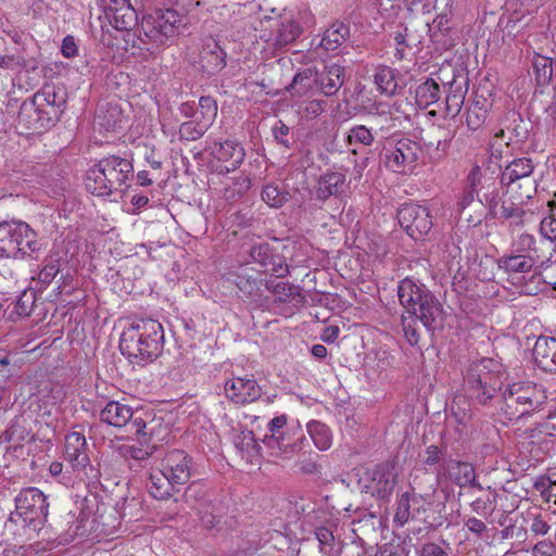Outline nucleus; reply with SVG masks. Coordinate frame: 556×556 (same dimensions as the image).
<instances>
[{"label":"nucleus","mask_w":556,"mask_h":556,"mask_svg":"<svg viewBox=\"0 0 556 556\" xmlns=\"http://www.w3.org/2000/svg\"><path fill=\"white\" fill-rule=\"evenodd\" d=\"M164 342L162 324L152 318H142L122 332L119 350L129 362L140 365L156 359L163 352Z\"/></svg>","instance_id":"obj_1"},{"label":"nucleus","mask_w":556,"mask_h":556,"mask_svg":"<svg viewBox=\"0 0 556 556\" xmlns=\"http://www.w3.org/2000/svg\"><path fill=\"white\" fill-rule=\"evenodd\" d=\"M134 178L132 161L112 154L100 159L86 173L85 188L96 197L124 193Z\"/></svg>","instance_id":"obj_2"},{"label":"nucleus","mask_w":556,"mask_h":556,"mask_svg":"<svg viewBox=\"0 0 556 556\" xmlns=\"http://www.w3.org/2000/svg\"><path fill=\"white\" fill-rule=\"evenodd\" d=\"M181 24L180 15L172 9L157 10L143 16L138 34H134L132 47L157 53L163 46L177 35Z\"/></svg>","instance_id":"obj_3"},{"label":"nucleus","mask_w":556,"mask_h":556,"mask_svg":"<svg viewBox=\"0 0 556 556\" xmlns=\"http://www.w3.org/2000/svg\"><path fill=\"white\" fill-rule=\"evenodd\" d=\"M504 372L492 358H483L469 365L465 378V390L475 403L491 405L504 387Z\"/></svg>","instance_id":"obj_4"},{"label":"nucleus","mask_w":556,"mask_h":556,"mask_svg":"<svg viewBox=\"0 0 556 556\" xmlns=\"http://www.w3.org/2000/svg\"><path fill=\"white\" fill-rule=\"evenodd\" d=\"M546 399L545 390L541 386L518 381L502 391L498 409L507 420H518L541 410Z\"/></svg>","instance_id":"obj_5"},{"label":"nucleus","mask_w":556,"mask_h":556,"mask_svg":"<svg viewBox=\"0 0 556 556\" xmlns=\"http://www.w3.org/2000/svg\"><path fill=\"white\" fill-rule=\"evenodd\" d=\"M41 249L36 231L22 219L0 222V261L24 260Z\"/></svg>","instance_id":"obj_6"},{"label":"nucleus","mask_w":556,"mask_h":556,"mask_svg":"<svg viewBox=\"0 0 556 556\" xmlns=\"http://www.w3.org/2000/svg\"><path fill=\"white\" fill-rule=\"evenodd\" d=\"M49 514L47 496L37 488L23 489L15 497V510L9 520L17 522L22 519L25 527L39 535L43 530Z\"/></svg>","instance_id":"obj_7"},{"label":"nucleus","mask_w":556,"mask_h":556,"mask_svg":"<svg viewBox=\"0 0 556 556\" xmlns=\"http://www.w3.org/2000/svg\"><path fill=\"white\" fill-rule=\"evenodd\" d=\"M420 153L419 143L404 137L384 148L383 163L393 173L409 174L416 167Z\"/></svg>","instance_id":"obj_8"},{"label":"nucleus","mask_w":556,"mask_h":556,"mask_svg":"<svg viewBox=\"0 0 556 556\" xmlns=\"http://www.w3.org/2000/svg\"><path fill=\"white\" fill-rule=\"evenodd\" d=\"M533 170L534 164L530 157L514 159L502 170L500 184L514 193L521 191L528 197H533L536 192L535 180L532 178Z\"/></svg>","instance_id":"obj_9"},{"label":"nucleus","mask_w":556,"mask_h":556,"mask_svg":"<svg viewBox=\"0 0 556 556\" xmlns=\"http://www.w3.org/2000/svg\"><path fill=\"white\" fill-rule=\"evenodd\" d=\"M101 421L115 428H124L128 434L143 433L147 424L140 410L118 401H110L100 412Z\"/></svg>","instance_id":"obj_10"},{"label":"nucleus","mask_w":556,"mask_h":556,"mask_svg":"<svg viewBox=\"0 0 556 556\" xmlns=\"http://www.w3.org/2000/svg\"><path fill=\"white\" fill-rule=\"evenodd\" d=\"M401 228L414 240L424 239L433 223L428 207L415 203H405L397 211Z\"/></svg>","instance_id":"obj_11"},{"label":"nucleus","mask_w":556,"mask_h":556,"mask_svg":"<svg viewBox=\"0 0 556 556\" xmlns=\"http://www.w3.org/2000/svg\"><path fill=\"white\" fill-rule=\"evenodd\" d=\"M365 481L364 489L366 493L381 500H388L397 483L396 468L390 462L378 464L366 472Z\"/></svg>","instance_id":"obj_12"},{"label":"nucleus","mask_w":556,"mask_h":556,"mask_svg":"<svg viewBox=\"0 0 556 556\" xmlns=\"http://www.w3.org/2000/svg\"><path fill=\"white\" fill-rule=\"evenodd\" d=\"M29 100L36 104V108L45 110V114L49 116L48 119L56 123L65 110L66 91L63 86L46 84Z\"/></svg>","instance_id":"obj_13"},{"label":"nucleus","mask_w":556,"mask_h":556,"mask_svg":"<svg viewBox=\"0 0 556 556\" xmlns=\"http://www.w3.org/2000/svg\"><path fill=\"white\" fill-rule=\"evenodd\" d=\"M408 316L419 319L427 332L433 333L443 327L445 314L440 301L430 292L417 304L416 311H412Z\"/></svg>","instance_id":"obj_14"},{"label":"nucleus","mask_w":556,"mask_h":556,"mask_svg":"<svg viewBox=\"0 0 556 556\" xmlns=\"http://www.w3.org/2000/svg\"><path fill=\"white\" fill-rule=\"evenodd\" d=\"M162 470L180 488L192 476L193 459L182 450H173L164 457Z\"/></svg>","instance_id":"obj_15"},{"label":"nucleus","mask_w":556,"mask_h":556,"mask_svg":"<svg viewBox=\"0 0 556 556\" xmlns=\"http://www.w3.org/2000/svg\"><path fill=\"white\" fill-rule=\"evenodd\" d=\"M226 397L235 404L245 405L262 395V389L253 378L235 377L225 382Z\"/></svg>","instance_id":"obj_16"},{"label":"nucleus","mask_w":556,"mask_h":556,"mask_svg":"<svg viewBox=\"0 0 556 556\" xmlns=\"http://www.w3.org/2000/svg\"><path fill=\"white\" fill-rule=\"evenodd\" d=\"M104 14L115 29L127 31V36H131L130 30L137 25L138 14L128 0H110V4L104 8Z\"/></svg>","instance_id":"obj_17"},{"label":"nucleus","mask_w":556,"mask_h":556,"mask_svg":"<svg viewBox=\"0 0 556 556\" xmlns=\"http://www.w3.org/2000/svg\"><path fill=\"white\" fill-rule=\"evenodd\" d=\"M211 154L222 164L218 166L219 173L235 172L243 162L245 152L243 147L233 140L214 142Z\"/></svg>","instance_id":"obj_18"},{"label":"nucleus","mask_w":556,"mask_h":556,"mask_svg":"<svg viewBox=\"0 0 556 556\" xmlns=\"http://www.w3.org/2000/svg\"><path fill=\"white\" fill-rule=\"evenodd\" d=\"M48 115L45 114V110L36 108V104L30 100L24 101L18 112V124L25 129L41 132L45 129L55 125L52 119H48Z\"/></svg>","instance_id":"obj_19"},{"label":"nucleus","mask_w":556,"mask_h":556,"mask_svg":"<svg viewBox=\"0 0 556 556\" xmlns=\"http://www.w3.org/2000/svg\"><path fill=\"white\" fill-rule=\"evenodd\" d=\"M430 292L431 291L425 283L410 278L401 280L397 286L400 303L407 314L412 311H416L417 304Z\"/></svg>","instance_id":"obj_20"},{"label":"nucleus","mask_w":556,"mask_h":556,"mask_svg":"<svg viewBox=\"0 0 556 556\" xmlns=\"http://www.w3.org/2000/svg\"><path fill=\"white\" fill-rule=\"evenodd\" d=\"M65 459L71 463L74 470L85 469L89 465L87 442L84 434L72 432L65 437Z\"/></svg>","instance_id":"obj_21"},{"label":"nucleus","mask_w":556,"mask_h":556,"mask_svg":"<svg viewBox=\"0 0 556 556\" xmlns=\"http://www.w3.org/2000/svg\"><path fill=\"white\" fill-rule=\"evenodd\" d=\"M199 63L203 73L214 75L225 67L226 52L214 39H210L202 46Z\"/></svg>","instance_id":"obj_22"},{"label":"nucleus","mask_w":556,"mask_h":556,"mask_svg":"<svg viewBox=\"0 0 556 556\" xmlns=\"http://www.w3.org/2000/svg\"><path fill=\"white\" fill-rule=\"evenodd\" d=\"M227 280L236 285L243 296L256 299L262 293V280L250 268L239 267L227 274Z\"/></svg>","instance_id":"obj_23"},{"label":"nucleus","mask_w":556,"mask_h":556,"mask_svg":"<svg viewBox=\"0 0 556 556\" xmlns=\"http://www.w3.org/2000/svg\"><path fill=\"white\" fill-rule=\"evenodd\" d=\"M533 357L543 371L556 374V338L540 336L533 348Z\"/></svg>","instance_id":"obj_24"},{"label":"nucleus","mask_w":556,"mask_h":556,"mask_svg":"<svg viewBox=\"0 0 556 556\" xmlns=\"http://www.w3.org/2000/svg\"><path fill=\"white\" fill-rule=\"evenodd\" d=\"M345 78V67L339 64L326 65L321 73H317V85L321 92L331 97L342 87Z\"/></svg>","instance_id":"obj_25"},{"label":"nucleus","mask_w":556,"mask_h":556,"mask_svg":"<svg viewBox=\"0 0 556 556\" xmlns=\"http://www.w3.org/2000/svg\"><path fill=\"white\" fill-rule=\"evenodd\" d=\"M451 139V132L442 127H432L421 138L430 157L434 160H440L446 154Z\"/></svg>","instance_id":"obj_26"},{"label":"nucleus","mask_w":556,"mask_h":556,"mask_svg":"<svg viewBox=\"0 0 556 556\" xmlns=\"http://www.w3.org/2000/svg\"><path fill=\"white\" fill-rule=\"evenodd\" d=\"M147 488L150 495L160 501L168 500L179 491V486L162 469L150 473Z\"/></svg>","instance_id":"obj_27"},{"label":"nucleus","mask_w":556,"mask_h":556,"mask_svg":"<svg viewBox=\"0 0 556 556\" xmlns=\"http://www.w3.org/2000/svg\"><path fill=\"white\" fill-rule=\"evenodd\" d=\"M123 113L116 104L108 103L99 106L96 114V123L105 131L116 132L123 128Z\"/></svg>","instance_id":"obj_28"},{"label":"nucleus","mask_w":556,"mask_h":556,"mask_svg":"<svg viewBox=\"0 0 556 556\" xmlns=\"http://www.w3.org/2000/svg\"><path fill=\"white\" fill-rule=\"evenodd\" d=\"M138 437V445H124L122 447V454L126 459H132L136 462L148 460L153 453L156 451V446L150 443L151 437L143 430V433H135Z\"/></svg>","instance_id":"obj_29"},{"label":"nucleus","mask_w":556,"mask_h":556,"mask_svg":"<svg viewBox=\"0 0 556 556\" xmlns=\"http://www.w3.org/2000/svg\"><path fill=\"white\" fill-rule=\"evenodd\" d=\"M345 184V175L339 172L326 173L318 179L316 198L326 201L330 197H337Z\"/></svg>","instance_id":"obj_30"},{"label":"nucleus","mask_w":556,"mask_h":556,"mask_svg":"<svg viewBox=\"0 0 556 556\" xmlns=\"http://www.w3.org/2000/svg\"><path fill=\"white\" fill-rule=\"evenodd\" d=\"M491 106V101H489L483 94L477 93L473 102L467 109V126L472 130L480 128L486 121Z\"/></svg>","instance_id":"obj_31"},{"label":"nucleus","mask_w":556,"mask_h":556,"mask_svg":"<svg viewBox=\"0 0 556 556\" xmlns=\"http://www.w3.org/2000/svg\"><path fill=\"white\" fill-rule=\"evenodd\" d=\"M450 475L459 488L469 486L480 491L483 490V486L477 480L475 468L469 463L455 462L450 468Z\"/></svg>","instance_id":"obj_32"},{"label":"nucleus","mask_w":556,"mask_h":556,"mask_svg":"<svg viewBox=\"0 0 556 556\" xmlns=\"http://www.w3.org/2000/svg\"><path fill=\"white\" fill-rule=\"evenodd\" d=\"M441 98L440 85L433 78H427L415 89L416 104L421 109L437 103Z\"/></svg>","instance_id":"obj_33"},{"label":"nucleus","mask_w":556,"mask_h":556,"mask_svg":"<svg viewBox=\"0 0 556 556\" xmlns=\"http://www.w3.org/2000/svg\"><path fill=\"white\" fill-rule=\"evenodd\" d=\"M315 85H317V72L313 68H305L294 75L287 90L292 97H302L309 93Z\"/></svg>","instance_id":"obj_34"},{"label":"nucleus","mask_w":556,"mask_h":556,"mask_svg":"<svg viewBox=\"0 0 556 556\" xmlns=\"http://www.w3.org/2000/svg\"><path fill=\"white\" fill-rule=\"evenodd\" d=\"M349 36L350 27L341 22H336L324 33L320 47L328 51H334L348 39Z\"/></svg>","instance_id":"obj_35"},{"label":"nucleus","mask_w":556,"mask_h":556,"mask_svg":"<svg viewBox=\"0 0 556 556\" xmlns=\"http://www.w3.org/2000/svg\"><path fill=\"white\" fill-rule=\"evenodd\" d=\"M535 264V261L530 255L511 254L502 256L498 260V267L507 273L525 274L529 273Z\"/></svg>","instance_id":"obj_36"},{"label":"nucleus","mask_w":556,"mask_h":556,"mask_svg":"<svg viewBox=\"0 0 556 556\" xmlns=\"http://www.w3.org/2000/svg\"><path fill=\"white\" fill-rule=\"evenodd\" d=\"M374 80L381 93L388 96L396 93L399 84L395 77V71L390 66L380 65L376 67Z\"/></svg>","instance_id":"obj_37"},{"label":"nucleus","mask_w":556,"mask_h":556,"mask_svg":"<svg viewBox=\"0 0 556 556\" xmlns=\"http://www.w3.org/2000/svg\"><path fill=\"white\" fill-rule=\"evenodd\" d=\"M307 432L318 450L326 451L331 446V431L325 424L312 420L307 424Z\"/></svg>","instance_id":"obj_38"},{"label":"nucleus","mask_w":556,"mask_h":556,"mask_svg":"<svg viewBox=\"0 0 556 556\" xmlns=\"http://www.w3.org/2000/svg\"><path fill=\"white\" fill-rule=\"evenodd\" d=\"M287 421L288 417L286 415H280L268 422L267 429L270 434H266L264 439V443L268 447L276 448L277 445L283 444L286 438L283 428L286 427Z\"/></svg>","instance_id":"obj_39"},{"label":"nucleus","mask_w":556,"mask_h":556,"mask_svg":"<svg viewBox=\"0 0 556 556\" xmlns=\"http://www.w3.org/2000/svg\"><path fill=\"white\" fill-rule=\"evenodd\" d=\"M302 33V28L298 22L293 20H283L277 29L276 45L286 47L293 42Z\"/></svg>","instance_id":"obj_40"},{"label":"nucleus","mask_w":556,"mask_h":556,"mask_svg":"<svg viewBox=\"0 0 556 556\" xmlns=\"http://www.w3.org/2000/svg\"><path fill=\"white\" fill-rule=\"evenodd\" d=\"M469 400V397L458 395L451 402V416L458 425L465 426L471 420L472 414Z\"/></svg>","instance_id":"obj_41"},{"label":"nucleus","mask_w":556,"mask_h":556,"mask_svg":"<svg viewBox=\"0 0 556 556\" xmlns=\"http://www.w3.org/2000/svg\"><path fill=\"white\" fill-rule=\"evenodd\" d=\"M532 66L535 74L536 84L540 86L547 85L553 76L552 59L541 54H535L533 56Z\"/></svg>","instance_id":"obj_42"},{"label":"nucleus","mask_w":556,"mask_h":556,"mask_svg":"<svg viewBox=\"0 0 556 556\" xmlns=\"http://www.w3.org/2000/svg\"><path fill=\"white\" fill-rule=\"evenodd\" d=\"M217 115V103L212 97H201L197 108V121L207 128Z\"/></svg>","instance_id":"obj_43"},{"label":"nucleus","mask_w":556,"mask_h":556,"mask_svg":"<svg viewBox=\"0 0 556 556\" xmlns=\"http://www.w3.org/2000/svg\"><path fill=\"white\" fill-rule=\"evenodd\" d=\"M261 195L262 200L267 205L276 208L285 205L290 199V193L288 191L281 190L277 185L274 184L266 185L263 188Z\"/></svg>","instance_id":"obj_44"},{"label":"nucleus","mask_w":556,"mask_h":556,"mask_svg":"<svg viewBox=\"0 0 556 556\" xmlns=\"http://www.w3.org/2000/svg\"><path fill=\"white\" fill-rule=\"evenodd\" d=\"M505 195L509 197V207L500 205L497 207L496 215H492L493 218L508 219L517 206H522L528 200L532 198L528 197V194L522 193L521 191H516V193H514L508 189H505Z\"/></svg>","instance_id":"obj_45"},{"label":"nucleus","mask_w":556,"mask_h":556,"mask_svg":"<svg viewBox=\"0 0 556 556\" xmlns=\"http://www.w3.org/2000/svg\"><path fill=\"white\" fill-rule=\"evenodd\" d=\"M375 141V136L369 128L364 125H356L350 128L345 142L349 146L353 144H364L371 146Z\"/></svg>","instance_id":"obj_46"},{"label":"nucleus","mask_w":556,"mask_h":556,"mask_svg":"<svg viewBox=\"0 0 556 556\" xmlns=\"http://www.w3.org/2000/svg\"><path fill=\"white\" fill-rule=\"evenodd\" d=\"M455 80L450 85V91L445 99L446 112L452 116H456L463 106L465 93L460 86L455 87Z\"/></svg>","instance_id":"obj_47"},{"label":"nucleus","mask_w":556,"mask_h":556,"mask_svg":"<svg viewBox=\"0 0 556 556\" xmlns=\"http://www.w3.org/2000/svg\"><path fill=\"white\" fill-rule=\"evenodd\" d=\"M412 501L415 503L416 498H410V495L407 492L400 496L394 515V522H396L397 526L403 527L410 517H414V515L410 513Z\"/></svg>","instance_id":"obj_48"},{"label":"nucleus","mask_w":556,"mask_h":556,"mask_svg":"<svg viewBox=\"0 0 556 556\" xmlns=\"http://www.w3.org/2000/svg\"><path fill=\"white\" fill-rule=\"evenodd\" d=\"M208 128L199 121L185 122L179 127V138L181 140H197L201 138Z\"/></svg>","instance_id":"obj_49"},{"label":"nucleus","mask_w":556,"mask_h":556,"mask_svg":"<svg viewBox=\"0 0 556 556\" xmlns=\"http://www.w3.org/2000/svg\"><path fill=\"white\" fill-rule=\"evenodd\" d=\"M36 302V293L34 290H25L17 298L15 303V313L20 317L29 316L33 312L34 305Z\"/></svg>","instance_id":"obj_50"},{"label":"nucleus","mask_w":556,"mask_h":556,"mask_svg":"<svg viewBox=\"0 0 556 556\" xmlns=\"http://www.w3.org/2000/svg\"><path fill=\"white\" fill-rule=\"evenodd\" d=\"M275 255L273 248L268 243L253 245L250 250V256L254 263L260 264L263 269L268 267L270 260Z\"/></svg>","instance_id":"obj_51"},{"label":"nucleus","mask_w":556,"mask_h":556,"mask_svg":"<svg viewBox=\"0 0 556 556\" xmlns=\"http://www.w3.org/2000/svg\"><path fill=\"white\" fill-rule=\"evenodd\" d=\"M419 319L412 316H402V328L404 336L410 345H417L420 341V332L418 328Z\"/></svg>","instance_id":"obj_52"},{"label":"nucleus","mask_w":556,"mask_h":556,"mask_svg":"<svg viewBox=\"0 0 556 556\" xmlns=\"http://www.w3.org/2000/svg\"><path fill=\"white\" fill-rule=\"evenodd\" d=\"M271 134L275 141L286 149H290L295 142L290 136V128L282 121H277L271 128Z\"/></svg>","instance_id":"obj_53"},{"label":"nucleus","mask_w":556,"mask_h":556,"mask_svg":"<svg viewBox=\"0 0 556 556\" xmlns=\"http://www.w3.org/2000/svg\"><path fill=\"white\" fill-rule=\"evenodd\" d=\"M407 28L404 27L402 30H396L393 34V40L395 42V53L394 56L397 60H403L407 55V50H410V46L407 42Z\"/></svg>","instance_id":"obj_54"},{"label":"nucleus","mask_w":556,"mask_h":556,"mask_svg":"<svg viewBox=\"0 0 556 556\" xmlns=\"http://www.w3.org/2000/svg\"><path fill=\"white\" fill-rule=\"evenodd\" d=\"M276 301L287 303L295 296H301L299 287L289 282H279L275 292Z\"/></svg>","instance_id":"obj_55"},{"label":"nucleus","mask_w":556,"mask_h":556,"mask_svg":"<svg viewBox=\"0 0 556 556\" xmlns=\"http://www.w3.org/2000/svg\"><path fill=\"white\" fill-rule=\"evenodd\" d=\"M264 273H268L276 277H285L289 273V267L287 263L285 262L283 257L279 254H276L273 256V260H270L268 267H265L263 269Z\"/></svg>","instance_id":"obj_56"},{"label":"nucleus","mask_w":556,"mask_h":556,"mask_svg":"<svg viewBox=\"0 0 556 556\" xmlns=\"http://www.w3.org/2000/svg\"><path fill=\"white\" fill-rule=\"evenodd\" d=\"M424 464L427 466H435L441 464L446 455V450L438 445H429L425 451Z\"/></svg>","instance_id":"obj_57"},{"label":"nucleus","mask_w":556,"mask_h":556,"mask_svg":"<svg viewBox=\"0 0 556 556\" xmlns=\"http://www.w3.org/2000/svg\"><path fill=\"white\" fill-rule=\"evenodd\" d=\"M470 508L477 515L486 517L494 511L495 505L494 501L491 500L490 496H486L485 498L478 497L470 503Z\"/></svg>","instance_id":"obj_58"},{"label":"nucleus","mask_w":556,"mask_h":556,"mask_svg":"<svg viewBox=\"0 0 556 556\" xmlns=\"http://www.w3.org/2000/svg\"><path fill=\"white\" fill-rule=\"evenodd\" d=\"M60 271L59 260L49 261L40 270L38 275V280L45 286H48L52 282L55 276Z\"/></svg>","instance_id":"obj_59"},{"label":"nucleus","mask_w":556,"mask_h":556,"mask_svg":"<svg viewBox=\"0 0 556 556\" xmlns=\"http://www.w3.org/2000/svg\"><path fill=\"white\" fill-rule=\"evenodd\" d=\"M479 201L489 208L490 215H496L497 207L501 205L502 199L498 194V189L493 188L492 190H488L483 192L482 198Z\"/></svg>","instance_id":"obj_60"},{"label":"nucleus","mask_w":556,"mask_h":556,"mask_svg":"<svg viewBox=\"0 0 556 556\" xmlns=\"http://www.w3.org/2000/svg\"><path fill=\"white\" fill-rule=\"evenodd\" d=\"M540 231L542 236L556 242V215L552 213L549 216L544 217L540 224Z\"/></svg>","instance_id":"obj_61"},{"label":"nucleus","mask_w":556,"mask_h":556,"mask_svg":"<svg viewBox=\"0 0 556 556\" xmlns=\"http://www.w3.org/2000/svg\"><path fill=\"white\" fill-rule=\"evenodd\" d=\"M240 441L236 442V445L242 451H247V453L252 456L253 452L258 450V444L255 441L254 434L252 431L242 432L240 437H238Z\"/></svg>","instance_id":"obj_62"},{"label":"nucleus","mask_w":556,"mask_h":556,"mask_svg":"<svg viewBox=\"0 0 556 556\" xmlns=\"http://www.w3.org/2000/svg\"><path fill=\"white\" fill-rule=\"evenodd\" d=\"M549 529H551V526L543 518V516L541 514L533 515L531 523H530V531L534 535H545L548 533Z\"/></svg>","instance_id":"obj_63"},{"label":"nucleus","mask_w":556,"mask_h":556,"mask_svg":"<svg viewBox=\"0 0 556 556\" xmlns=\"http://www.w3.org/2000/svg\"><path fill=\"white\" fill-rule=\"evenodd\" d=\"M533 556H556V546L551 541H540L538 542L533 549Z\"/></svg>","instance_id":"obj_64"}]
</instances>
